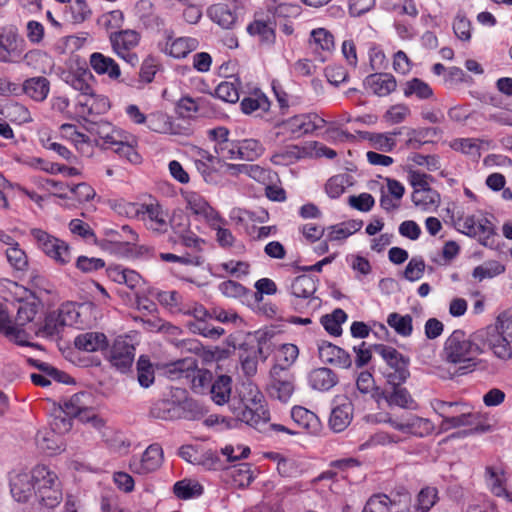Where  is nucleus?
<instances>
[{
	"instance_id": "f03ea898",
	"label": "nucleus",
	"mask_w": 512,
	"mask_h": 512,
	"mask_svg": "<svg viewBox=\"0 0 512 512\" xmlns=\"http://www.w3.org/2000/svg\"><path fill=\"white\" fill-rule=\"evenodd\" d=\"M487 348L486 342L476 337L474 332L467 337L462 330H454L446 339L443 348V357L446 362L460 365L462 373L472 371L478 364L477 356L483 354Z\"/></svg>"
},
{
	"instance_id": "473e14b6",
	"label": "nucleus",
	"mask_w": 512,
	"mask_h": 512,
	"mask_svg": "<svg viewBox=\"0 0 512 512\" xmlns=\"http://www.w3.org/2000/svg\"><path fill=\"white\" fill-rule=\"evenodd\" d=\"M353 414V405L345 399L342 403L336 405L329 418V425L335 432L344 431L351 423Z\"/></svg>"
},
{
	"instance_id": "c03bdc74",
	"label": "nucleus",
	"mask_w": 512,
	"mask_h": 512,
	"mask_svg": "<svg viewBox=\"0 0 512 512\" xmlns=\"http://www.w3.org/2000/svg\"><path fill=\"white\" fill-rule=\"evenodd\" d=\"M173 492L178 499L188 500L200 497L204 487L195 479L185 478L174 484Z\"/></svg>"
},
{
	"instance_id": "37998d69",
	"label": "nucleus",
	"mask_w": 512,
	"mask_h": 512,
	"mask_svg": "<svg viewBox=\"0 0 512 512\" xmlns=\"http://www.w3.org/2000/svg\"><path fill=\"white\" fill-rule=\"evenodd\" d=\"M309 47L317 53H330L334 49V36L325 28H316L310 32Z\"/></svg>"
},
{
	"instance_id": "c9c22d12",
	"label": "nucleus",
	"mask_w": 512,
	"mask_h": 512,
	"mask_svg": "<svg viewBox=\"0 0 512 512\" xmlns=\"http://www.w3.org/2000/svg\"><path fill=\"white\" fill-rule=\"evenodd\" d=\"M74 345L79 350L96 352L107 347V337L101 332H85L75 338Z\"/></svg>"
},
{
	"instance_id": "0eeeda50",
	"label": "nucleus",
	"mask_w": 512,
	"mask_h": 512,
	"mask_svg": "<svg viewBox=\"0 0 512 512\" xmlns=\"http://www.w3.org/2000/svg\"><path fill=\"white\" fill-rule=\"evenodd\" d=\"M30 235L37 249L54 263L60 266L70 263L71 248L67 242L40 228H32Z\"/></svg>"
},
{
	"instance_id": "8fccbe9b",
	"label": "nucleus",
	"mask_w": 512,
	"mask_h": 512,
	"mask_svg": "<svg viewBox=\"0 0 512 512\" xmlns=\"http://www.w3.org/2000/svg\"><path fill=\"white\" fill-rule=\"evenodd\" d=\"M215 96L227 103H236L240 98L239 79L231 76L218 84Z\"/></svg>"
},
{
	"instance_id": "39448f33",
	"label": "nucleus",
	"mask_w": 512,
	"mask_h": 512,
	"mask_svg": "<svg viewBox=\"0 0 512 512\" xmlns=\"http://www.w3.org/2000/svg\"><path fill=\"white\" fill-rule=\"evenodd\" d=\"M373 349L386 364L383 376L387 383L390 386L404 384L410 377V358L396 348L385 344H376Z\"/></svg>"
},
{
	"instance_id": "a19ab883",
	"label": "nucleus",
	"mask_w": 512,
	"mask_h": 512,
	"mask_svg": "<svg viewBox=\"0 0 512 512\" xmlns=\"http://www.w3.org/2000/svg\"><path fill=\"white\" fill-rule=\"evenodd\" d=\"M36 444L40 450L52 455L63 450V439L50 429L38 431L36 435Z\"/></svg>"
},
{
	"instance_id": "13d9d810",
	"label": "nucleus",
	"mask_w": 512,
	"mask_h": 512,
	"mask_svg": "<svg viewBox=\"0 0 512 512\" xmlns=\"http://www.w3.org/2000/svg\"><path fill=\"white\" fill-rule=\"evenodd\" d=\"M347 320V314L344 310L337 308L331 314L321 317V324L324 329L332 336L342 334V324Z\"/></svg>"
},
{
	"instance_id": "2f4dec72",
	"label": "nucleus",
	"mask_w": 512,
	"mask_h": 512,
	"mask_svg": "<svg viewBox=\"0 0 512 512\" xmlns=\"http://www.w3.org/2000/svg\"><path fill=\"white\" fill-rule=\"evenodd\" d=\"M293 421L309 434H318L321 431V422L318 416L312 411L295 406L291 410Z\"/></svg>"
},
{
	"instance_id": "79ce46f5",
	"label": "nucleus",
	"mask_w": 512,
	"mask_h": 512,
	"mask_svg": "<svg viewBox=\"0 0 512 512\" xmlns=\"http://www.w3.org/2000/svg\"><path fill=\"white\" fill-rule=\"evenodd\" d=\"M240 106L242 112L249 115L258 110L263 112L268 111L270 108V101L259 88H254L249 96H245L242 99Z\"/></svg>"
},
{
	"instance_id": "423d86ee",
	"label": "nucleus",
	"mask_w": 512,
	"mask_h": 512,
	"mask_svg": "<svg viewBox=\"0 0 512 512\" xmlns=\"http://www.w3.org/2000/svg\"><path fill=\"white\" fill-rule=\"evenodd\" d=\"M433 410L442 418L444 429L472 426L477 417L471 412L470 406L464 402H448L435 399L431 402Z\"/></svg>"
},
{
	"instance_id": "4be33fe9",
	"label": "nucleus",
	"mask_w": 512,
	"mask_h": 512,
	"mask_svg": "<svg viewBox=\"0 0 512 512\" xmlns=\"http://www.w3.org/2000/svg\"><path fill=\"white\" fill-rule=\"evenodd\" d=\"M63 139L74 145L76 150L83 156L90 157L94 152V142L90 137L78 130L73 124H62L59 128Z\"/></svg>"
},
{
	"instance_id": "f257e3e1",
	"label": "nucleus",
	"mask_w": 512,
	"mask_h": 512,
	"mask_svg": "<svg viewBox=\"0 0 512 512\" xmlns=\"http://www.w3.org/2000/svg\"><path fill=\"white\" fill-rule=\"evenodd\" d=\"M12 497L26 503L34 498L45 508H55L63 500V485L55 471L46 465H36L31 471L13 470L9 475Z\"/></svg>"
},
{
	"instance_id": "ddd939ff",
	"label": "nucleus",
	"mask_w": 512,
	"mask_h": 512,
	"mask_svg": "<svg viewBox=\"0 0 512 512\" xmlns=\"http://www.w3.org/2000/svg\"><path fill=\"white\" fill-rule=\"evenodd\" d=\"M25 40L14 27L0 28V63H16L25 52Z\"/></svg>"
},
{
	"instance_id": "4468645a",
	"label": "nucleus",
	"mask_w": 512,
	"mask_h": 512,
	"mask_svg": "<svg viewBox=\"0 0 512 512\" xmlns=\"http://www.w3.org/2000/svg\"><path fill=\"white\" fill-rule=\"evenodd\" d=\"M164 452L158 443L149 445L139 456H133L129 461L132 473L146 476L156 472L163 464Z\"/></svg>"
},
{
	"instance_id": "e2e57ef3",
	"label": "nucleus",
	"mask_w": 512,
	"mask_h": 512,
	"mask_svg": "<svg viewBox=\"0 0 512 512\" xmlns=\"http://www.w3.org/2000/svg\"><path fill=\"white\" fill-rule=\"evenodd\" d=\"M399 134H401L400 129L386 133H372L369 141L376 150L391 152L396 147V136Z\"/></svg>"
},
{
	"instance_id": "5701e85b",
	"label": "nucleus",
	"mask_w": 512,
	"mask_h": 512,
	"mask_svg": "<svg viewBox=\"0 0 512 512\" xmlns=\"http://www.w3.org/2000/svg\"><path fill=\"white\" fill-rule=\"evenodd\" d=\"M134 14L147 29L160 30L165 27L166 21L158 13L150 0H139L134 6Z\"/></svg>"
},
{
	"instance_id": "72a5a7b5",
	"label": "nucleus",
	"mask_w": 512,
	"mask_h": 512,
	"mask_svg": "<svg viewBox=\"0 0 512 512\" xmlns=\"http://www.w3.org/2000/svg\"><path fill=\"white\" fill-rule=\"evenodd\" d=\"M362 512H404V510L402 500H392L386 494H374L366 501Z\"/></svg>"
},
{
	"instance_id": "aec40b11",
	"label": "nucleus",
	"mask_w": 512,
	"mask_h": 512,
	"mask_svg": "<svg viewBox=\"0 0 512 512\" xmlns=\"http://www.w3.org/2000/svg\"><path fill=\"white\" fill-rule=\"evenodd\" d=\"M318 355L323 363L331 364L342 369H348L352 365L350 354L341 347L328 341L318 343Z\"/></svg>"
},
{
	"instance_id": "f3484780",
	"label": "nucleus",
	"mask_w": 512,
	"mask_h": 512,
	"mask_svg": "<svg viewBox=\"0 0 512 512\" xmlns=\"http://www.w3.org/2000/svg\"><path fill=\"white\" fill-rule=\"evenodd\" d=\"M140 221L144 226L157 234H164L170 227L168 211L158 201L144 203Z\"/></svg>"
},
{
	"instance_id": "9d476101",
	"label": "nucleus",
	"mask_w": 512,
	"mask_h": 512,
	"mask_svg": "<svg viewBox=\"0 0 512 512\" xmlns=\"http://www.w3.org/2000/svg\"><path fill=\"white\" fill-rule=\"evenodd\" d=\"M383 422L389 424L390 427L404 435L417 438H424L431 435L435 428L430 419L420 417L416 414L388 416Z\"/></svg>"
},
{
	"instance_id": "1a4fd4ad",
	"label": "nucleus",
	"mask_w": 512,
	"mask_h": 512,
	"mask_svg": "<svg viewBox=\"0 0 512 512\" xmlns=\"http://www.w3.org/2000/svg\"><path fill=\"white\" fill-rule=\"evenodd\" d=\"M245 7L241 0H228L211 5L207 15L212 22L223 29L232 30L239 25L244 17Z\"/></svg>"
},
{
	"instance_id": "4c0bfd02",
	"label": "nucleus",
	"mask_w": 512,
	"mask_h": 512,
	"mask_svg": "<svg viewBox=\"0 0 512 512\" xmlns=\"http://www.w3.org/2000/svg\"><path fill=\"white\" fill-rule=\"evenodd\" d=\"M437 501V490L433 487L421 489L417 495L416 503L409 505L407 501L402 500L404 512H429Z\"/></svg>"
},
{
	"instance_id": "cd10ccee",
	"label": "nucleus",
	"mask_w": 512,
	"mask_h": 512,
	"mask_svg": "<svg viewBox=\"0 0 512 512\" xmlns=\"http://www.w3.org/2000/svg\"><path fill=\"white\" fill-rule=\"evenodd\" d=\"M364 86L373 94L384 97L392 93L397 83L393 75L388 73H375L367 76L364 80Z\"/></svg>"
},
{
	"instance_id": "b1692460",
	"label": "nucleus",
	"mask_w": 512,
	"mask_h": 512,
	"mask_svg": "<svg viewBox=\"0 0 512 512\" xmlns=\"http://www.w3.org/2000/svg\"><path fill=\"white\" fill-rule=\"evenodd\" d=\"M91 69L99 76H106L110 80H118L121 69L118 63L110 56L101 52H93L89 57Z\"/></svg>"
},
{
	"instance_id": "393cba45",
	"label": "nucleus",
	"mask_w": 512,
	"mask_h": 512,
	"mask_svg": "<svg viewBox=\"0 0 512 512\" xmlns=\"http://www.w3.org/2000/svg\"><path fill=\"white\" fill-rule=\"evenodd\" d=\"M107 275L113 282L126 285L131 290H137L143 284V279L138 272L122 265L109 266Z\"/></svg>"
},
{
	"instance_id": "dca6fc26",
	"label": "nucleus",
	"mask_w": 512,
	"mask_h": 512,
	"mask_svg": "<svg viewBox=\"0 0 512 512\" xmlns=\"http://www.w3.org/2000/svg\"><path fill=\"white\" fill-rule=\"evenodd\" d=\"M182 196L186 208L198 219L204 220L208 225H216L221 215L216 211L204 196L195 191H183Z\"/></svg>"
},
{
	"instance_id": "a18cd8bd",
	"label": "nucleus",
	"mask_w": 512,
	"mask_h": 512,
	"mask_svg": "<svg viewBox=\"0 0 512 512\" xmlns=\"http://www.w3.org/2000/svg\"><path fill=\"white\" fill-rule=\"evenodd\" d=\"M289 289L297 298H310L317 290V280L309 275H300L291 281Z\"/></svg>"
},
{
	"instance_id": "3c124183",
	"label": "nucleus",
	"mask_w": 512,
	"mask_h": 512,
	"mask_svg": "<svg viewBox=\"0 0 512 512\" xmlns=\"http://www.w3.org/2000/svg\"><path fill=\"white\" fill-rule=\"evenodd\" d=\"M487 483L492 493L498 497H505L509 501H512V494H510L505 486V475L501 469L494 467L486 468Z\"/></svg>"
},
{
	"instance_id": "c756f323",
	"label": "nucleus",
	"mask_w": 512,
	"mask_h": 512,
	"mask_svg": "<svg viewBox=\"0 0 512 512\" xmlns=\"http://www.w3.org/2000/svg\"><path fill=\"white\" fill-rule=\"evenodd\" d=\"M105 235L108 238L101 239L97 241V245L99 248L112 256L127 259V255H129V242L130 241H121L117 239L115 236L118 235L117 231L112 229H106Z\"/></svg>"
},
{
	"instance_id": "338daca9",
	"label": "nucleus",
	"mask_w": 512,
	"mask_h": 512,
	"mask_svg": "<svg viewBox=\"0 0 512 512\" xmlns=\"http://www.w3.org/2000/svg\"><path fill=\"white\" fill-rule=\"evenodd\" d=\"M71 421L72 417L64 413L62 409L54 408L50 415L49 429L62 437L63 434L69 432L72 428Z\"/></svg>"
},
{
	"instance_id": "7ed1b4c3",
	"label": "nucleus",
	"mask_w": 512,
	"mask_h": 512,
	"mask_svg": "<svg viewBox=\"0 0 512 512\" xmlns=\"http://www.w3.org/2000/svg\"><path fill=\"white\" fill-rule=\"evenodd\" d=\"M239 398L237 407L234 403L230 405L236 418L256 430H262L270 420V413L257 385L251 381L242 383Z\"/></svg>"
},
{
	"instance_id": "412c9836",
	"label": "nucleus",
	"mask_w": 512,
	"mask_h": 512,
	"mask_svg": "<svg viewBox=\"0 0 512 512\" xmlns=\"http://www.w3.org/2000/svg\"><path fill=\"white\" fill-rule=\"evenodd\" d=\"M95 134L94 145H100L105 149H112L117 147L119 144L124 141L126 135L128 134L126 131L115 128L110 123H100L98 124L92 131Z\"/></svg>"
},
{
	"instance_id": "58836bf2",
	"label": "nucleus",
	"mask_w": 512,
	"mask_h": 512,
	"mask_svg": "<svg viewBox=\"0 0 512 512\" xmlns=\"http://www.w3.org/2000/svg\"><path fill=\"white\" fill-rule=\"evenodd\" d=\"M50 91V82L47 78L38 76L26 79L23 83V92L36 102L44 101Z\"/></svg>"
},
{
	"instance_id": "6ab92c4d",
	"label": "nucleus",
	"mask_w": 512,
	"mask_h": 512,
	"mask_svg": "<svg viewBox=\"0 0 512 512\" xmlns=\"http://www.w3.org/2000/svg\"><path fill=\"white\" fill-rule=\"evenodd\" d=\"M270 378V395L281 402H288L294 392L292 375L290 373L284 374L281 368L272 367L270 370Z\"/></svg>"
},
{
	"instance_id": "052dcab7",
	"label": "nucleus",
	"mask_w": 512,
	"mask_h": 512,
	"mask_svg": "<svg viewBox=\"0 0 512 512\" xmlns=\"http://www.w3.org/2000/svg\"><path fill=\"white\" fill-rule=\"evenodd\" d=\"M403 94L405 97L415 96L419 100H426L433 96V89L423 80L412 78L405 83Z\"/></svg>"
},
{
	"instance_id": "864d4df0",
	"label": "nucleus",
	"mask_w": 512,
	"mask_h": 512,
	"mask_svg": "<svg viewBox=\"0 0 512 512\" xmlns=\"http://www.w3.org/2000/svg\"><path fill=\"white\" fill-rule=\"evenodd\" d=\"M212 400L217 405H223L230 399L231 378L229 376H219L210 386Z\"/></svg>"
},
{
	"instance_id": "e433bc0d",
	"label": "nucleus",
	"mask_w": 512,
	"mask_h": 512,
	"mask_svg": "<svg viewBox=\"0 0 512 512\" xmlns=\"http://www.w3.org/2000/svg\"><path fill=\"white\" fill-rule=\"evenodd\" d=\"M384 399L390 407L396 406L402 409L415 410L418 406L410 392L401 385L392 386L391 391L384 393Z\"/></svg>"
},
{
	"instance_id": "ea45409f",
	"label": "nucleus",
	"mask_w": 512,
	"mask_h": 512,
	"mask_svg": "<svg viewBox=\"0 0 512 512\" xmlns=\"http://www.w3.org/2000/svg\"><path fill=\"white\" fill-rule=\"evenodd\" d=\"M411 200L415 207L423 212H435L441 202L440 194L430 188L419 192H412Z\"/></svg>"
},
{
	"instance_id": "a211bd4d",
	"label": "nucleus",
	"mask_w": 512,
	"mask_h": 512,
	"mask_svg": "<svg viewBox=\"0 0 512 512\" xmlns=\"http://www.w3.org/2000/svg\"><path fill=\"white\" fill-rule=\"evenodd\" d=\"M63 80L72 89L79 92L78 99L84 100L91 96L95 90V77L92 72L85 66H79L76 69L69 70L63 74Z\"/></svg>"
},
{
	"instance_id": "20e7f679",
	"label": "nucleus",
	"mask_w": 512,
	"mask_h": 512,
	"mask_svg": "<svg viewBox=\"0 0 512 512\" xmlns=\"http://www.w3.org/2000/svg\"><path fill=\"white\" fill-rule=\"evenodd\" d=\"M476 337L486 342L487 348L500 360L512 358V314L502 312L493 325H488L476 331Z\"/></svg>"
},
{
	"instance_id": "4d7b16f0",
	"label": "nucleus",
	"mask_w": 512,
	"mask_h": 512,
	"mask_svg": "<svg viewBox=\"0 0 512 512\" xmlns=\"http://www.w3.org/2000/svg\"><path fill=\"white\" fill-rule=\"evenodd\" d=\"M249 268L250 265L247 262L230 260L216 264L213 267V274L219 277H224L225 275L241 277L249 273Z\"/></svg>"
},
{
	"instance_id": "69168bd1",
	"label": "nucleus",
	"mask_w": 512,
	"mask_h": 512,
	"mask_svg": "<svg viewBox=\"0 0 512 512\" xmlns=\"http://www.w3.org/2000/svg\"><path fill=\"white\" fill-rule=\"evenodd\" d=\"M179 410V401L162 399L155 402L151 408V415L158 419L168 420L177 416Z\"/></svg>"
},
{
	"instance_id": "603ef678",
	"label": "nucleus",
	"mask_w": 512,
	"mask_h": 512,
	"mask_svg": "<svg viewBox=\"0 0 512 512\" xmlns=\"http://www.w3.org/2000/svg\"><path fill=\"white\" fill-rule=\"evenodd\" d=\"M483 144H485V141L477 138H459L452 141L450 147L473 159H478L481 157Z\"/></svg>"
},
{
	"instance_id": "5fc2aeb1",
	"label": "nucleus",
	"mask_w": 512,
	"mask_h": 512,
	"mask_svg": "<svg viewBox=\"0 0 512 512\" xmlns=\"http://www.w3.org/2000/svg\"><path fill=\"white\" fill-rule=\"evenodd\" d=\"M137 144V138L128 133L124 141L114 148V152L132 164H139L142 158L136 149Z\"/></svg>"
},
{
	"instance_id": "bb28decb",
	"label": "nucleus",
	"mask_w": 512,
	"mask_h": 512,
	"mask_svg": "<svg viewBox=\"0 0 512 512\" xmlns=\"http://www.w3.org/2000/svg\"><path fill=\"white\" fill-rule=\"evenodd\" d=\"M199 46V41L193 37L168 38L162 51L173 58H185L188 54L195 51Z\"/></svg>"
},
{
	"instance_id": "774afa93",
	"label": "nucleus",
	"mask_w": 512,
	"mask_h": 512,
	"mask_svg": "<svg viewBox=\"0 0 512 512\" xmlns=\"http://www.w3.org/2000/svg\"><path fill=\"white\" fill-rule=\"evenodd\" d=\"M5 255L10 266L19 272H25L29 267V260L26 252L17 245L15 247H8L5 250Z\"/></svg>"
},
{
	"instance_id": "de8ad7c7",
	"label": "nucleus",
	"mask_w": 512,
	"mask_h": 512,
	"mask_svg": "<svg viewBox=\"0 0 512 512\" xmlns=\"http://www.w3.org/2000/svg\"><path fill=\"white\" fill-rule=\"evenodd\" d=\"M299 355V349L295 344H282L276 351L273 367L281 368L285 373H290L289 368L295 363Z\"/></svg>"
},
{
	"instance_id": "49530a36",
	"label": "nucleus",
	"mask_w": 512,
	"mask_h": 512,
	"mask_svg": "<svg viewBox=\"0 0 512 512\" xmlns=\"http://www.w3.org/2000/svg\"><path fill=\"white\" fill-rule=\"evenodd\" d=\"M254 337L257 342V350L255 351V354L265 361L275 349V343L273 341L275 331L270 328L259 329L255 331Z\"/></svg>"
},
{
	"instance_id": "6e6552de",
	"label": "nucleus",
	"mask_w": 512,
	"mask_h": 512,
	"mask_svg": "<svg viewBox=\"0 0 512 512\" xmlns=\"http://www.w3.org/2000/svg\"><path fill=\"white\" fill-rule=\"evenodd\" d=\"M109 42L114 54L131 66L139 63L136 48L141 42V34L134 29H123L109 34Z\"/></svg>"
},
{
	"instance_id": "6e6d98bb",
	"label": "nucleus",
	"mask_w": 512,
	"mask_h": 512,
	"mask_svg": "<svg viewBox=\"0 0 512 512\" xmlns=\"http://www.w3.org/2000/svg\"><path fill=\"white\" fill-rule=\"evenodd\" d=\"M346 262L354 272V277L360 282H364L372 273L370 261L360 254H349L346 256Z\"/></svg>"
},
{
	"instance_id": "7c9ffc66",
	"label": "nucleus",
	"mask_w": 512,
	"mask_h": 512,
	"mask_svg": "<svg viewBox=\"0 0 512 512\" xmlns=\"http://www.w3.org/2000/svg\"><path fill=\"white\" fill-rule=\"evenodd\" d=\"M363 226L362 220H348L326 228L325 236L327 241L342 242L354 233L358 232Z\"/></svg>"
},
{
	"instance_id": "680f3d73",
	"label": "nucleus",
	"mask_w": 512,
	"mask_h": 512,
	"mask_svg": "<svg viewBox=\"0 0 512 512\" xmlns=\"http://www.w3.org/2000/svg\"><path fill=\"white\" fill-rule=\"evenodd\" d=\"M505 272V266L497 260H488L481 265L476 266L472 271V276L479 282L485 279L494 278Z\"/></svg>"
},
{
	"instance_id": "bf43d9fd",
	"label": "nucleus",
	"mask_w": 512,
	"mask_h": 512,
	"mask_svg": "<svg viewBox=\"0 0 512 512\" xmlns=\"http://www.w3.org/2000/svg\"><path fill=\"white\" fill-rule=\"evenodd\" d=\"M413 319L409 314L390 313L387 317V324L400 336L409 337L413 332Z\"/></svg>"
},
{
	"instance_id": "a878e982",
	"label": "nucleus",
	"mask_w": 512,
	"mask_h": 512,
	"mask_svg": "<svg viewBox=\"0 0 512 512\" xmlns=\"http://www.w3.org/2000/svg\"><path fill=\"white\" fill-rule=\"evenodd\" d=\"M148 128L156 133L169 135H182V127L175 123L173 118L164 112H154L148 115Z\"/></svg>"
},
{
	"instance_id": "c85d7f7f",
	"label": "nucleus",
	"mask_w": 512,
	"mask_h": 512,
	"mask_svg": "<svg viewBox=\"0 0 512 512\" xmlns=\"http://www.w3.org/2000/svg\"><path fill=\"white\" fill-rule=\"evenodd\" d=\"M337 374L327 367L313 369L308 374L309 386L317 391H329L338 383Z\"/></svg>"
},
{
	"instance_id": "2eb2a0df",
	"label": "nucleus",
	"mask_w": 512,
	"mask_h": 512,
	"mask_svg": "<svg viewBox=\"0 0 512 512\" xmlns=\"http://www.w3.org/2000/svg\"><path fill=\"white\" fill-rule=\"evenodd\" d=\"M135 358V347L130 337L118 336L107 351V359L120 372L128 371Z\"/></svg>"
},
{
	"instance_id": "09e8293b",
	"label": "nucleus",
	"mask_w": 512,
	"mask_h": 512,
	"mask_svg": "<svg viewBox=\"0 0 512 512\" xmlns=\"http://www.w3.org/2000/svg\"><path fill=\"white\" fill-rule=\"evenodd\" d=\"M353 185L352 176L346 173L330 177L325 184V192L331 199H338Z\"/></svg>"
},
{
	"instance_id": "9b49d317",
	"label": "nucleus",
	"mask_w": 512,
	"mask_h": 512,
	"mask_svg": "<svg viewBox=\"0 0 512 512\" xmlns=\"http://www.w3.org/2000/svg\"><path fill=\"white\" fill-rule=\"evenodd\" d=\"M455 227L462 234L477 238L482 244H486V240L494 234L492 222L482 213L458 217Z\"/></svg>"
},
{
	"instance_id": "0e129e2a",
	"label": "nucleus",
	"mask_w": 512,
	"mask_h": 512,
	"mask_svg": "<svg viewBox=\"0 0 512 512\" xmlns=\"http://www.w3.org/2000/svg\"><path fill=\"white\" fill-rule=\"evenodd\" d=\"M26 293V288L18 283L7 278L0 279V297L5 301H22Z\"/></svg>"
},
{
	"instance_id": "f8f14e48",
	"label": "nucleus",
	"mask_w": 512,
	"mask_h": 512,
	"mask_svg": "<svg viewBox=\"0 0 512 512\" xmlns=\"http://www.w3.org/2000/svg\"><path fill=\"white\" fill-rule=\"evenodd\" d=\"M326 121L316 113H304L288 118L280 124L282 131L290 138H300L315 130L322 129Z\"/></svg>"
},
{
	"instance_id": "f704fd0d",
	"label": "nucleus",
	"mask_w": 512,
	"mask_h": 512,
	"mask_svg": "<svg viewBox=\"0 0 512 512\" xmlns=\"http://www.w3.org/2000/svg\"><path fill=\"white\" fill-rule=\"evenodd\" d=\"M76 106L78 107V112L85 116L105 113L109 109L110 104L106 96L99 95L94 90L91 96H88L84 100L77 99Z\"/></svg>"
}]
</instances>
